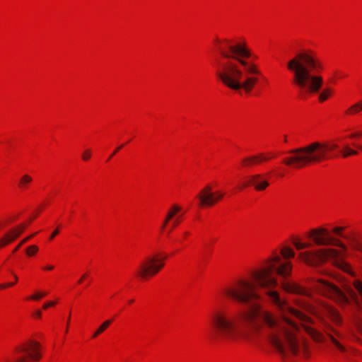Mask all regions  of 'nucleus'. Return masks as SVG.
Masks as SVG:
<instances>
[{"instance_id":"1","label":"nucleus","mask_w":362,"mask_h":362,"mask_svg":"<svg viewBox=\"0 0 362 362\" xmlns=\"http://www.w3.org/2000/svg\"><path fill=\"white\" fill-rule=\"evenodd\" d=\"M281 255L284 262L279 255H273L259 269L252 272L250 279H237L225 287L223 293L243 304H250L259 298L258 288L267 289L270 301L282 313V316L279 317L254 305L243 313L227 308H218L211 315L212 340L224 344L243 341L251 344L266 341L281 356H286L288 353H298V341L296 333L298 327L286 316V313L304 322L311 323L312 320L290 307L285 300L280 298L278 292L271 290L278 284L276 279L272 276L273 272L284 279L281 286L286 292L303 296H309L310 293L300 285L285 280L291 274L293 265L288 259L294 257L293 250L285 247L281 249Z\"/></svg>"},{"instance_id":"2","label":"nucleus","mask_w":362,"mask_h":362,"mask_svg":"<svg viewBox=\"0 0 362 362\" xmlns=\"http://www.w3.org/2000/svg\"><path fill=\"white\" fill-rule=\"evenodd\" d=\"M216 41L224 45L218 47L222 59L217 60L216 76L233 90L243 89L247 93L250 92L258 81L257 76L261 72L255 64L247 60L251 52L246 42L232 45L228 39H217Z\"/></svg>"},{"instance_id":"3","label":"nucleus","mask_w":362,"mask_h":362,"mask_svg":"<svg viewBox=\"0 0 362 362\" xmlns=\"http://www.w3.org/2000/svg\"><path fill=\"white\" fill-rule=\"evenodd\" d=\"M286 67L302 98L317 93L321 89L323 78L315 72L322 69V65L313 51L297 52L286 62Z\"/></svg>"},{"instance_id":"4","label":"nucleus","mask_w":362,"mask_h":362,"mask_svg":"<svg viewBox=\"0 0 362 362\" xmlns=\"http://www.w3.org/2000/svg\"><path fill=\"white\" fill-rule=\"evenodd\" d=\"M337 148L336 144L314 141L305 146L289 151L291 156L283 162L288 166L298 169L310 163H320L332 158V151Z\"/></svg>"},{"instance_id":"5","label":"nucleus","mask_w":362,"mask_h":362,"mask_svg":"<svg viewBox=\"0 0 362 362\" xmlns=\"http://www.w3.org/2000/svg\"><path fill=\"white\" fill-rule=\"evenodd\" d=\"M315 287L321 294L342 306L349 304L350 300L347 296L349 295L356 308L358 311L362 310V282L358 279L352 282H344L341 285L343 291L324 279L317 280Z\"/></svg>"},{"instance_id":"6","label":"nucleus","mask_w":362,"mask_h":362,"mask_svg":"<svg viewBox=\"0 0 362 362\" xmlns=\"http://www.w3.org/2000/svg\"><path fill=\"white\" fill-rule=\"evenodd\" d=\"M342 255V253L335 249L327 248L300 252L299 258L313 267H317L329 260L334 266L354 275L350 265L344 261Z\"/></svg>"},{"instance_id":"7","label":"nucleus","mask_w":362,"mask_h":362,"mask_svg":"<svg viewBox=\"0 0 362 362\" xmlns=\"http://www.w3.org/2000/svg\"><path fill=\"white\" fill-rule=\"evenodd\" d=\"M167 256L155 254L146 257L139 265L136 274L141 279L153 276L158 274L164 267Z\"/></svg>"},{"instance_id":"8","label":"nucleus","mask_w":362,"mask_h":362,"mask_svg":"<svg viewBox=\"0 0 362 362\" xmlns=\"http://www.w3.org/2000/svg\"><path fill=\"white\" fill-rule=\"evenodd\" d=\"M309 236L318 245H334L346 251V246L340 240L331 237L327 229L324 228H315L310 231Z\"/></svg>"},{"instance_id":"9","label":"nucleus","mask_w":362,"mask_h":362,"mask_svg":"<svg viewBox=\"0 0 362 362\" xmlns=\"http://www.w3.org/2000/svg\"><path fill=\"white\" fill-rule=\"evenodd\" d=\"M211 185H206L202 189L200 193L197 195L199 200V205L201 206H211L215 203L221 200L223 197V193L220 192H212Z\"/></svg>"},{"instance_id":"10","label":"nucleus","mask_w":362,"mask_h":362,"mask_svg":"<svg viewBox=\"0 0 362 362\" xmlns=\"http://www.w3.org/2000/svg\"><path fill=\"white\" fill-rule=\"evenodd\" d=\"M269 185L268 177L263 174H255L248 177L244 187L252 186L257 191H264Z\"/></svg>"},{"instance_id":"11","label":"nucleus","mask_w":362,"mask_h":362,"mask_svg":"<svg viewBox=\"0 0 362 362\" xmlns=\"http://www.w3.org/2000/svg\"><path fill=\"white\" fill-rule=\"evenodd\" d=\"M26 225L22 223L16 228L11 229L8 233L4 235V241L5 243H10L17 238L25 229Z\"/></svg>"},{"instance_id":"12","label":"nucleus","mask_w":362,"mask_h":362,"mask_svg":"<svg viewBox=\"0 0 362 362\" xmlns=\"http://www.w3.org/2000/svg\"><path fill=\"white\" fill-rule=\"evenodd\" d=\"M269 158L265 156L263 153L256 156H252L244 158L242 161L243 165L245 167H251L253 165L257 164L262 161L268 160Z\"/></svg>"},{"instance_id":"13","label":"nucleus","mask_w":362,"mask_h":362,"mask_svg":"<svg viewBox=\"0 0 362 362\" xmlns=\"http://www.w3.org/2000/svg\"><path fill=\"white\" fill-rule=\"evenodd\" d=\"M181 211V207L177 204H173L171 206L170 209L168 210L166 217L163 221L162 225V229H164L167 224L169 223L170 220H172L177 214H178Z\"/></svg>"},{"instance_id":"14","label":"nucleus","mask_w":362,"mask_h":362,"mask_svg":"<svg viewBox=\"0 0 362 362\" xmlns=\"http://www.w3.org/2000/svg\"><path fill=\"white\" fill-rule=\"evenodd\" d=\"M305 330L307 332V333L316 341L317 342H323L325 341V337L322 335V333L318 332L315 328L303 325Z\"/></svg>"},{"instance_id":"15","label":"nucleus","mask_w":362,"mask_h":362,"mask_svg":"<svg viewBox=\"0 0 362 362\" xmlns=\"http://www.w3.org/2000/svg\"><path fill=\"white\" fill-rule=\"evenodd\" d=\"M361 111H362V101H359L350 106L347 110H346L345 114L348 115H354Z\"/></svg>"},{"instance_id":"16","label":"nucleus","mask_w":362,"mask_h":362,"mask_svg":"<svg viewBox=\"0 0 362 362\" xmlns=\"http://www.w3.org/2000/svg\"><path fill=\"white\" fill-rule=\"evenodd\" d=\"M32 180L33 179L30 175H24L22 176L19 181L18 187L22 189H25L27 188L28 185L32 182Z\"/></svg>"},{"instance_id":"17","label":"nucleus","mask_w":362,"mask_h":362,"mask_svg":"<svg viewBox=\"0 0 362 362\" xmlns=\"http://www.w3.org/2000/svg\"><path fill=\"white\" fill-rule=\"evenodd\" d=\"M112 323V320H107L106 321H105L98 329L97 330L94 332L93 335V337H98L99 334H100L101 333H103L110 325V324Z\"/></svg>"},{"instance_id":"18","label":"nucleus","mask_w":362,"mask_h":362,"mask_svg":"<svg viewBox=\"0 0 362 362\" xmlns=\"http://www.w3.org/2000/svg\"><path fill=\"white\" fill-rule=\"evenodd\" d=\"M332 90L329 88H326L320 93L318 96L319 101L322 103L326 100L332 94Z\"/></svg>"},{"instance_id":"19","label":"nucleus","mask_w":362,"mask_h":362,"mask_svg":"<svg viewBox=\"0 0 362 362\" xmlns=\"http://www.w3.org/2000/svg\"><path fill=\"white\" fill-rule=\"evenodd\" d=\"M329 338L330 339L331 341L332 342V344L339 350L341 351V352H345L346 351V348L341 345L339 341H337L332 334H327Z\"/></svg>"},{"instance_id":"20","label":"nucleus","mask_w":362,"mask_h":362,"mask_svg":"<svg viewBox=\"0 0 362 362\" xmlns=\"http://www.w3.org/2000/svg\"><path fill=\"white\" fill-rule=\"evenodd\" d=\"M344 151L343 152V156L344 158L358 154V152L350 148L347 145L344 146Z\"/></svg>"},{"instance_id":"21","label":"nucleus","mask_w":362,"mask_h":362,"mask_svg":"<svg viewBox=\"0 0 362 362\" xmlns=\"http://www.w3.org/2000/svg\"><path fill=\"white\" fill-rule=\"evenodd\" d=\"M354 323L357 331L362 334V318L356 317Z\"/></svg>"},{"instance_id":"22","label":"nucleus","mask_w":362,"mask_h":362,"mask_svg":"<svg viewBox=\"0 0 362 362\" xmlns=\"http://www.w3.org/2000/svg\"><path fill=\"white\" fill-rule=\"evenodd\" d=\"M36 233H34V234H32L26 238H25L24 239H23L20 243L14 248V250H13V252H16L23 244H25V243H27L28 241H29L33 237H34V235H35Z\"/></svg>"},{"instance_id":"23","label":"nucleus","mask_w":362,"mask_h":362,"mask_svg":"<svg viewBox=\"0 0 362 362\" xmlns=\"http://www.w3.org/2000/svg\"><path fill=\"white\" fill-rule=\"evenodd\" d=\"M293 245L297 250H303L304 248L309 247L311 245L310 243H303L299 241H293Z\"/></svg>"},{"instance_id":"24","label":"nucleus","mask_w":362,"mask_h":362,"mask_svg":"<svg viewBox=\"0 0 362 362\" xmlns=\"http://www.w3.org/2000/svg\"><path fill=\"white\" fill-rule=\"evenodd\" d=\"M38 251V247L37 245H30L26 249V254L28 256H32L35 255Z\"/></svg>"},{"instance_id":"25","label":"nucleus","mask_w":362,"mask_h":362,"mask_svg":"<svg viewBox=\"0 0 362 362\" xmlns=\"http://www.w3.org/2000/svg\"><path fill=\"white\" fill-rule=\"evenodd\" d=\"M344 230V228L342 227H334L332 230L333 233H335L336 235L340 236V237H343L344 238H348L346 235H344L343 233H342V230Z\"/></svg>"},{"instance_id":"26","label":"nucleus","mask_w":362,"mask_h":362,"mask_svg":"<svg viewBox=\"0 0 362 362\" xmlns=\"http://www.w3.org/2000/svg\"><path fill=\"white\" fill-rule=\"evenodd\" d=\"M47 293H37L36 294L30 297V299L32 300H39L42 298V297L45 296Z\"/></svg>"},{"instance_id":"27","label":"nucleus","mask_w":362,"mask_h":362,"mask_svg":"<svg viewBox=\"0 0 362 362\" xmlns=\"http://www.w3.org/2000/svg\"><path fill=\"white\" fill-rule=\"evenodd\" d=\"M90 155H91V151L90 149H87L82 154V158L84 160H88L90 157Z\"/></svg>"},{"instance_id":"28","label":"nucleus","mask_w":362,"mask_h":362,"mask_svg":"<svg viewBox=\"0 0 362 362\" xmlns=\"http://www.w3.org/2000/svg\"><path fill=\"white\" fill-rule=\"evenodd\" d=\"M329 311L330 313V314L336 317H339V315L337 313V312L336 311V310H334V308H329Z\"/></svg>"},{"instance_id":"29","label":"nucleus","mask_w":362,"mask_h":362,"mask_svg":"<svg viewBox=\"0 0 362 362\" xmlns=\"http://www.w3.org/2000/svg\"><path fill=\"white\" fill-rule=\"evenodd\" d=\"M14 285V283H8V284H0V289H3L7 287H10Z\"/></svg>"},{"instance_id":"30","label":"nucleus","mask_w":362,"mask_h":362,"mask_svg":"<svg viewBox=\"0 0 362 362\" xmlns=\"http://www.w3.org/2000/svg\"><path fill=\"white\" fill-rule=\"evenodd\" d=\"M55 303H55V302H54V301L48 302V303H47L44 304V305H43V308H44V309H47V308H49V306H53V305H55Z\"/></svg>"},{"instance_id":"31","label":"nucleus","mask_w":362,"mask_h":362,"mask_svg":"<svg viewBox=\"0 0 362 362\" xmlns=\"http://www.w3.org/2000/svg\"><path fill=\"white\" fill-rule=\"evenodd\" d=\"M123 146H124V145H123V144H122V145H121V146H119L118 148H117L115 150V151H114V152L110 155V158H109V159H108V160H110V159L113 156H115V155L117 153V152L120 148H122Z\"/></svg>"},{"instance_id":"32","label":"nucleus","mask_w":362,"mask_h":362,"mask_svg":"<svg viewBox=\"0 0 362 362\" xmlns=\"http://www.w3.org/2000/svg\"><path fill=\"white\" fill-rule=\"evenodd\" d=\"M362 136V132H356V133L351 134L350 137L355 138V137H358V136Z\"/></svg>"},{"instance_id":"33","label":"nucleus","mask_w":362,"mask_h":362,"mask_svg":"<svg viewBox=\"0 0 362 362\" xmlns=\"http://www.w3.org/2000/svg\"><path fill=\"white\" fill-rule=\"evenodd\" d=\"M180 217L176 218L173 223V227L177 226L180 223Z\"/></svg>"},{"instance_id":"34","label":"nucleus","mask_w":362,"mask_h":362,"mask_svg":"<svg viewBox=\"0 0 362 362\" xmlns=\"http://www.w3.org/2000/svg\"><path fill=\"white\" fill-rule=\"evenodd\" d=\"M59 233V230L56 229L50 235L49 239H53Z\"/></svg>"},{"instance_id":"35","label":"nucleus","mask_w":362,"mask_h":362,"mask_svg":"<svg viewBox=\"0 0 362 362\" xmlns=\"http://www.w3.org/2000/svg\"><path fill=\"white\" fill-rule=\"evenodd\" d=\"M34 315L36 317H41L42 316V312L40 310H36L34 313Z\"/></svg>"},{"instance_id":"36","label":"nucleus","mask_w":362,"mask_h":362,"mask_svg":"<svg viewBox=\"0 0 362 362\" xmlns=\"http://www.w3.org/2000/svg\"><path fill=\"white\" fill-rule=\"evenodd\" d=\"M88 274H84L81 277V279L78 280V284H81L83 282V281L87 277Z\"/></svg>"},{"instance_id":"37","label":"nucleus","mask_w":362,"mask_h":362,"mask_svg":"<svg viewBox=\"0 0 362 362\" xmlns=\"http://www.w3.org/2000/svg\"><path fill=\"white\" fill-rule=\"evenodd\" d=\"M3 240H4V237H2V238H1V240H0V248H1V247H4V246H5V245H8V243H4V241Z\"/></svg>"},{"instance_id":"38","label":"nucleus","mask_w":362,"mask_h":362,"mask_svg":"<svg viewBox=\"0 0 362 362\" xmlns=\"http://www.w3.org/2000/svg\"><path fill=\"white\" fill-rule=\"evenodd\" d=\"M53 268H54V267L50 265V266L46 267L45 269L47 270H52Z\"/></svg>"},{"instance_id":"39","label":"nucleus","mask_w":362,"mask_h":362,"mask_svg":"<svg viewBox=\"0 0 362 362\" xmlns=\"http://www.w3.org/2000/svg\"><path fill=\"white\" fill-rule=\"evenodd\" d=\"M13 277L16 281H18V276L15 274H13Z\"/></svg>"},{"instance_id":"40","label":"nucleus","mask_w":362,"mask_h":362,"mask_svg":"<svg viewBox=\"0 0 362 362\" xmlns=\"http://www.w3.org/2000/svg\"><path fill=\"white\" fill-rule=\"evenodd\" d=\"M355 146H356L357 148H358L359 149L362 150V146H356L355 145Z\"/></svg>"},{"instance_id":"41","label":"nucleus","mask_w":362,"mask_h":362,"mask_svg":"<svg viewBox=\"0 0 362 362\" xmlns=\"http://www.w3.org/2000/svg\"><path fill=\"white\" fill-rule=\"evenodd\" d=\"M69 320H70V317H69L68 320H66L67 324L69 323Z\"/></svg>"},{"instance_id":"42","label":"nucleus","mask_w":362,"mask_h":362,"mask_svg":"<svg viewBox=\"0 0 362 362\" xmlns=\"http://www.w3.org/2000/svg\"><path fill=\"white\" fill-rule=\"evenodd\" d=\"M336 334H337L339 337H340V338L341 337V336L339 333L336 332Z\"/></svg>"},{"instance_id":"43","label":"nucleus","mask_w":362,"mask_h":362,"mask_svg":"<svg viewBox=\"0 0 362 362\" xmlns=\"http://www.w3.org/2000/svg\"><path fill=\"white\" fill-rule=\"evenodd\" d=\"M188 234H189V233H188L187 231L185 232V235H188Z\"/></svg>"},{"instance_id":"44","label":"nucleus","mask_w":362,"mask_h":362,"mask_svg":"<svg viewBox=\"0 0 362 362\" xmlns=\"http://www.w3.org/2000/svg\"><path fill=\"white\" fill-rule=\"evenodd\" d=\"M284 140L286 141V136H284Z\"/></svg>"},{"instance_id":"45","label":"nucleus","mask_w":362,"mask_h":362,"mask_svg":"<svg viewBox=\"0 0 362 362\" xmlns=\"http://www.w3.org/2000/svg\"><path fill=\"white\" fill-rule=\"evenodd\" d=\"M133 302H134V300H131L129 301V303H133Z\"/></svg>"}]
</instances>
